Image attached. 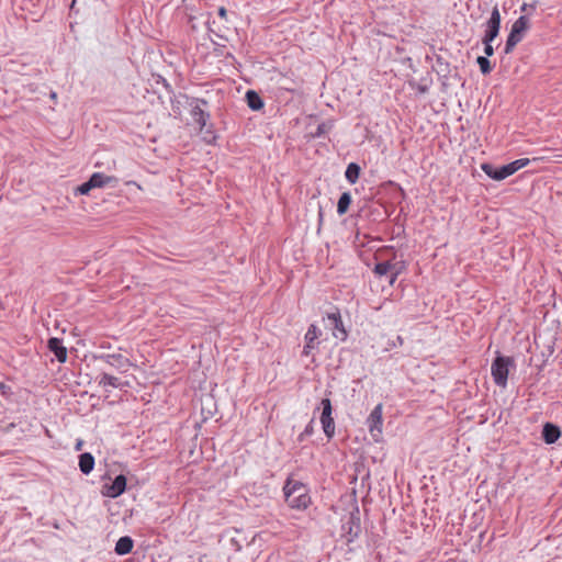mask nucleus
Segmentation results:
<instances>
[{
    "mask_svg": "<svg viewBox=\"0 0 562 562\" xmlns=\"http://www.w3.org/2000/svg\"><path fill=\"white\" fill-rule=\"evenodd\" d=\"M530 162V159L528 158H520L517 159L510 164H507L505 166H502L499 168H495L491 164H483L481 166L482 170L485 175H487L490 178L496 181H501L506 179L507 177L514 175L518 170L525 168Z\"/></svg>",
    "mask_w": 562,
    "mask_h": 562,
    "instance_id": "obj_2",
    "label": "nucleus"
},
{
    "mask_svg": "<svg viewBox=\"0 0 562 562\" xmlns=\"http://www.w3.org/2000/svg\"><path fill=\"white\" fill-rule=\"evenodd\" d=\"M529 19L525 15L519 16L512 25L505 44V54H510L515 46L522 40L525 32L529 29Z\"/></svg>",
    "mask_w": 562,
    "mask_h": 562,
    "instance_id": "obj_4",
    "label": "nucleus"
},
{
    "mask_svg": "<svg viewBox=\"0 0 562 562\" xmlns=\"http://www.w3.org/2000/svg\"><path fill=\"white\" fill-rule=\"evenodd\" d=\"M116 381L117 379L115 376H112V375H109V374H103L102 379H101V383H103L104 385H111V386H116Z\"/></svg>",
    "mask_w": 562,
    "mask_h": 562,
    "instance_id": "obj_26",
    "label": "nucleus"
},
{
    "mask_svg": "<svg viewBox=\"0 0 562 562\" xmlns=\"http://www.w3.org/2000/svg\"><path fill=\"white\" fill-rule=\"evenodd\" d=\"M83 442L82 440H78L75 446L76 451H80L82 449Z\"/></svg>",
    "mask_w": 562,
    "mask_h": 562,
    "instance_id": "obj_32",
    "label": "nucleus"
},
{
    "mask_svg": "<svg viewBox=\"0 0 562 562\" xmlns=\"http://www.w3.org/2000/svg\"><path fill=\"white\" fill-rule=\"evenodd\" d=\"M94 467V458L91 453L85 452L79 456V469L83 474H89Z\"/></svg>",
    "mask_w": 562,
    "mask_h": 562,
    "instance_id": "obj_16",
    "label": "nucleus"
},
{
    "mask_svg": "<svg viewBox=\"0 0 562 562\" xmlns=\"http://www.w3.org/2000/svg\"><path fill=\"white\" fill-rule=\"evenodd\" d=\"M48 349L49 351H67L58 338H50L48 340Z\"/></svg>",
    "mask_w": 562,
    "mask_h": 562,
    "instance_id": "obj_23",
    "label": "nucleus"
},
{
    "mask_svg": "<svg viewBox=\"0 0 562 562\" xmlns=\"http://www.w3.org/2000/svg\"><path fill=\"white\" fill-rule=\"evenodd\" d=\"M200 562H203L202 560H200Z\"/></svg>",
    "mask_w": 562,
    "mask_h": 562,
    "instance_id": "obj_34",
    "label": "nucleus"
},
{
    "mask_svg": "<svg viewBox=\"0 0 562 562\" xmlns=\"http://www.w3.org/2000/svg\"><path fill=\"white\" fill-rule=\"evenodd\" d=\"M359 176H360V167L357 164H355V162H350L347 166V169H346V172H345L346 179L351 184H355L358 181Z\"/></svg>",
    "mask_w": 562,
    "mask_h": 562,
    "instance_id": "obj_18",
    "label": "nucleus"
},
{
    "mask_svg": "<svg viewBox=\"0 0 562 562\" xmlns=\"http://www.w3.org/2000/svg\"><path fill=\"white\" fill-rule=\"evenodd\" d=\"M393 265H396V268H393L391 270V278H390V284L393 285L397 279V277L403 272L404 265L402 262H393Z\"/></svg>",
    "mask_w": 562,
    "mask_h": 562,
    "instance_id": "obj_22",
    "label": "nucleus"
},
{
    "mask_svg": "<svg viewBox=\"0 0 562 562\" xmlns=\"http://www.w3.org/2000/svg\"><path fill=\"white\" fill-rule=\"evenodd\" d=\"M58 362H65L67 360L68 353H55Z\"/></svg>",
    "mask_w": 562,
    "mask_h": 562,
    "instance_id": "obj_30",
    "label": "nucleus"
},
{
    "mask_svg": "<svg viewBox=\"0 0 562 562\" xmlns=\"http://www.w3.org/2000/svg\"><path fill=\"white\" fill-rule=\"evenodd\" d=\"M393 268H396V265H393L391 261H383L375 265L373 271L376 276L382 277L384 274L390 273Z\"/></svg>",
    "mask_w": 562,
    "mask_h": 562,
    "instance_id": "obj_20",
    "label": "nucleus"
},
{
    "mask_svg": "<svg viewBox=\"0 0 562 562\" xmlns=\"http://www.w3.org/2000/svg\"><path fill=\"white\" fill-rule=\"evenodd\" d=\"M319 336H322L321 329L316 325L312 324L305 334L306 348H319L322 344Z\"/></svg>",
    "mask_w": 562,
    "mask_h": 562,
    "instance_id": "obj_11",
    "label": "nucleus"
},
{
    "mask_svg": "<svg viewBox=\"0 0 562 562\" xmlns=\"http://www.w3.org/2000/svg\"><path fill=\"white\" fill-rule=\"evenodd\" d=\"M529 8L535 9L536 4L535 3L533 4L524 3L520 9H521V11H527V10H529Z\"/></svg>",
    "mask_w": 562,
    "mask_h": 562,
    "instance_id": "obj_31",
    "label": "nucleus"
},
{
    "mask_svg": "<svg viewBox=\"0 0 562 562\" xmlns=\"http://www.w3.org/2000/svg\"><path fill=\"white\" fill-rule=\"evenodd\" d=\"M351 204V194L349 192H344L337 203V213L339 215H344L347 213L349 206Z\"/></svg>",
    "mask_w": 562,
    "mask_h": 562,
    "instance_id": "obj_19",
    "label": "nucleus"
},
{
    "mask_svg": "<svg viewBox=\"0 0 562 562\" xmlns=\"http://www.w3.org/2000/svg\"><path fill=\"white\" fill-rule=\"evenodd\" d=\"M484 44V53L486 56H492L494 54V48L492 46V42H482Z\"/></svg>",
    "mask_w": 562,
    "mask_h": 562,
    "instance_id": "obj_28",
    "label": "nucleus"
},
{
    "mask_svg": "<svg viewBox=\"0 0 562 562\" xmlns=\"http://www.w3.org/2000/svg\"><path fill=\"white\" fill-rule=\"evenodd\" d=\"M89 180L92 182L93 189L104 188L106 186L117 183L116 177L108 176V175H104L103 172L92 173L91 177L89 178Z\"/></svg>",
    "mask_w": 562,
    "mask_h": 562,
    "instance_id": "obj_10",
    "label": "nucleus"
},
{
    "mask_svg": "<svg viewBox=\"0 0 562 562\" xmlns=\"http://www.w3.org/2000/svg\"><path fill=\"white\" fill-rule=\"evenodd\" d=\"M93 189L92 187V182L90 180H88L87 182H83L82 184H80L77 189H76V192L82 194V195H87L89 194V192Z\"/></svg>",
    "mask_w": 562,
    "mask_h": 562,
    "instance_id": "obj_25",
    "label": "nucleus"
},
{
    "mask_svg": "<svg viewBox=\"0 0 562 562\" xmlns=\"http://www.w3.org/2000/svg\"><path fill=\"white\" fill-rule=\"evenodd\" d=\"M561 436L560 428L551 423H546L542 428V438L546 443L552 445L558 441Z\"/></svg>",
    "mask_w": 562,
    "mask_h": 562,
    "instance_id": "obj_12",
    "label": "nucleus"
},
{
    "mask_svg": "<svg viewBox=\"0 0 562 562\" xmlns=\"http://www.w3.org/2000/svg\"><path fill=\"white\" fill-rule=\"evenodd\" d=\"M283 491L285 501L292 508L305 509L311 503L305 485L299 481L288 480Z\"/></svg>",
    "mask_w": 562,
    "mask_h": 562,
    "instance_id": "obj_1",
    "label": "nucleus"
},
{
    "mask_svg": "<svg viewBox=\"0 0 562 562\" xmlns=\"http://www.w3.org/2000/svg\"><path fill=\"white\" fill-rule=\"evenodd\" d=\"M476 63L480 66V70L483 75H487L492 71V65H491L490 60L487 59V57L479 56L476 58Z\"/></svg>",
    "mask_w": 562,
    "mask_h": 562,
    "instance_id": "obj_21",
    "label": "nucleus"
},
{
    "mask_svg": "<svg viewBox=\"0 0 562 562\" xmlns=\"http://www.w3.org/2000/svg\"><path fill=\"white\" fill-rule=\"evenodd\" d=\"M501 12L498 7L495 5L492 9L491 16L485 24V33L482 37V42H493L498 36L501 30Z\"/></svg>",
    "mask_w": 562,
    "mask_h": 562,
    "instance_id": "obj_8",
    "label": "nucleus"
},
{
    "mask_svg": "<svg viewBox=\"0 0 562 562\" xmlns=\"http://www.w3.org/2000/svg\"><path fill=\"white\" fill-rule=\"evenodd\" d=\"M382 413H383V406H382V404H378L372 409V412L370 413V415L368 416L367 422H366L368 430L375 441H380V438L382 436V427H383Z\"/></svg>",
    "mask_w": 562,
    "mask_h": 562,
    "instance_id": "obj_6",
    "label": "nucleus"
},
{
    "mask_svg": "<svg viewBox=\"0 0 562 562\" xmlns=\"http://www.w3.org/2000/svg\"><path fill=\"white\" fill-rule=\"evenodd\" d=\"M322 414H321V423L323 430L327 438H331L335 434V422L331 416L333 407L329 398H323L321 401Z\"/></svg>",
    "mask_w": 562,
    "mask_h": 562,
    "instance_id": "obj_7",
    "label": "nucleus"
},
{
    "mask_svg": "<svg viewBox=\"0 0 562 562\" xmlns=\"http://www.w3.org/2000/svg\"><path fill=\"white\" fill-rule=\"evenodd\" d=\"M14 402L12 387L3 382L0 383V408L8 409Z\"/></svg>",
    "mask_w": 562,
    "mask_h": 562,
    "instance_id": "obj_13",
    "label": "nucleus"
},
{
    "mask_svg": "<svg viewBox=\"0 0 562 562\" xmlns=\"http://www.w3.org/2000/svg\"><path fill=\"white\" fill-rule=\"evenodd\" d=\"M133 547V539L128 536H124L117 540L114 551L119 555H125L132 551Z\"/></svg>",
    "mask_w": 562,
    "mask_h": 562,
    "instance_id": "obj_15",
    "label": "nucleus"
},
{
    "mask_svg": "<svg viewBox=\"0 0 562 562\" xmlns=\"http://www.w3.org/2000/svg\"><path fill=\"white\" fill-rule=\"evenodd\" d=\"M218 15H220L223 20H227V10H226L224 7H220V8H218Z\"/></svg>",
    "mask_w": 562,
    "mask_h": 562,
    "instance_id": "obj_29",
    "label": "nucleus"
},
{
    "mask_svg": "<svg viewBox=\"0 0 562 562\" xmlns=\"http://www.w3.org/2000/svg\"><path fill=\"white\" fill-rule=\"evenodd\" d=\"M126 488V477L117 475L110 485L104 486L103 495L110 498L119 497Z\"/></svg>",
    "mask_w": 562,
    "mask_h": 562,
    "instance_id": "obj_9",
    "label": "nucleus"
},
{
    "mask_svg": "<svg viewBox=\"0 0 562 562\" xmlns=\"http://www.w3.org/2000/svg\"><path fill=\"white\" fill-rule=\"evenodd\" d=\"M246 100H247V103H248V106L251 109V110H255V111H258L260 109L263 108V101L261 100V98L259 97L258 93H256L255 91L252 90H249L247 93H246Z\"/></svg>",
    "mask_w": 562,
    "mask_h": 562,
    "instance_id": "obj_17",
    "label": "nucleus"
},
{
    "mask_svg": "<svg viewBox=\"0 0 562 562\" xmlns=\"http://www.w3.org/2000/svg\"><path fill=\"white\" fill-rule=\"evenodd\" d=\"M325 327L331 331V336L336 341H345L348 333L344 326L340 312L336 308L324 317Z\"/></svg>",
    "mask_w": 562,
    "mask_h": 562,
    "instance_id": "obj_5",
    "label": "nucleus"
},
{
    "mask_svg": "<svg viewBox=\"0 0 562 562\" xmlns=\"http://www.w3.org/2000/svg\"><path fill=\"white\" fill-rule=\"evenodd\" d=\"M313 419L308 423V425L305 427V429L303 430V432L299 436V439L302 441L304 439V437L306 436H311L314 431V428H313Z\"/></svg>",
    "mask_w": 562,
    "mask_h": 562,
    "instance_id": "obj_27",
    "label": "nucleus"
},
{
    "mask_svg": "<svg viewBox=\"0 0 562 562\" xmlns=\"http://www.w3.org/2000/svg\"><path fill=\"white\" fill-rule=\"evenodd\" d=\"M513 368H515V361L512 357H496L491 367V374L494 383L499 387H506L508 374Z\"/></svg>",
    "mask_w": 562,
    "mask_h": 562,
    "instance_id": "obj_3",
    "label": "nucleus"
},
{
    "mask_svg": "<svg viewBox=\"0 0 562 562\" xmlns=\"http://www.w3.org/2000/svg\"><path fill=\"white\" fill-rule=\"evenodd\" d=\"M104 359L109 364L116 367L121 371H126L130 367V361L124 359L122 353H106Z\"/></svg>",
    "mask_w": 562,
    "mask_h": 562,
    "instance_id": "obj_14",
    "label": "nucleus"
},
{
    "mask_svg": "<svg viewBox=\"0 0 562 562\" xmlns=\"http://www.w3.org/2000/svg\"><path fill=\"white\" fill-rule=\"evenodd\" d=\"M193 113L195 121L200 124L201 128H203L206 124L207 115L201 109H195Z\"/></svg>",
    "mask_w": 562,
    "mask_h": 562,
    "instance_id": "obj_24",
    "label": "nucleus"
},
{
    "mask_svg": "<svg viewBox=\"0 0 562 562\" xmlns=\"http://www.w3.org/2000/svg\"><path fill=\"white\" fill-rule=\"evenodd\" d=\"M50 98H52L53 100H56V99H57V94H56V92H52V93H50Z\"/></svg>",
    "mask_w": 562,
    "mask_h": 562,
    "instance_id": "obj_33",
    "label": "nucleus"
}]
</instances>
